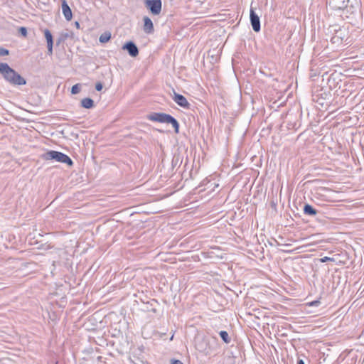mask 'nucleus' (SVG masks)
Wrapping results in <instances>:
<instances>
[{"instance_id":"obj_2","label":"nucleus","mask_w":364,"mask_h":364,"mask_svg":"<svg viewBox=\"0 0 364 364\" xmlns=\"http://www.w3.org/2000/svg\"><path fill=\"white\" fill-rule=\"evenodd\" d=\"M147 119L152 122L171 124L176 133L179 132V123L171 115L163 112H153L147 116Z\"/></svg>"},{"instance_id":"obj_1","label":"nucleus","mask_w":364,"mask_h":364,"mask_svg":"<svg viewBox=\"0 0 364 364\" xmlns=\"http://www.w3.org/2000/svg\"><path fill=\"white\" fill-rule=\"evenodd\" d=\"M0 73L4 79L12 85H24L26 80L6 63H0Z\"/></svg>"},{"instance_id":"obj_27","label":"nucleus","mask_w":364,"mask_h":364,"mask_svg":"<svg viewBox=\"0 0 364 364\" xmlns=\"http://www.w3.org/2000/svg\"><path fill=\"white\" fill-rule=\"evenodd\" d=\"M297 364H305L304 361L301 359L298 360Z\"/></svg>"},{"instance_id":"obj_3","label":"nucleus","mask_w":364,"mask_h":364,"mask_svg":"<svg viewBox=\"0 0 364 364\" xmlns=\"http://www.w3.org/2000/svg\"><path fill=\"white\" fill-rule=\"evenodd\" d=\"M43 159L45 160H55L58 162L66 164L69 166H73V160L66 154L57 151H48L43 156Z\"/></svg>"},{"instance_id":"obj_22","label":"nucleus","mask_w":364,"mask_h":364,"mask_svg":"<svg viewBox=\"0 0 364 364\" xmlns=\"http://www.w3.org/2000/svg\"><path fill=\"white\" fill-rule=\"evenodd\" d=\"M320 262H322V263H324V262H334L335 259L333 257H322L320 259Z\"/></svg>"},{"instance_id":"obj_6","label":"nucleus","mask_w":364,"mask_h":364,"mask_svg":"<svg viewBox=\"0 0 364 364\" xmlns=\"http://www.w3.org/2000/svg\"><path fill=\"white\" fill-rule=\"evenodd\" d=\"M145 5L153 15H159L161 11V0H145Z\"/></svg>"},{"instance_id":"obj_8","label":"nucleus","mask_w":364,"mask_h":364,"mask_svg":"<svg viewBox=\"0 0 364 364\" xmlns=\"http://www.w3.org/2000/svg\"><path fill=\"white\" fill-rule=\"evenodd\" d=\"M250 18L253 31L255 32H259L261 29L260 20L258 15L252 9H250Z\"/></svg>"},{"instance_id":"obj_20","label":"nucleus","mask_w":364,"mask_h":364,"mask_svg":"<svg viewBox=\"0 0 364 364\" xmlns=\"http://www.w3.org/2000/svg\"><path fill=\"white\" fill-rule=\"evenodd\" d=\"M18 32L22 36H23V37L27 36L28 32H27V28L26 27H20L18 29Z\"/></svg>"},{"instance_id":"obj_16","label":"nucleus","mask_w":364,"mask_h":364,"mask_svg":"<svg viewBox=\"0 0 364 364\" xmlns=\"http://www.w3.org/2000/svg\"><path fill=\"white\" fill-rule=\"evenodd\" d=\"M111 38V33L109 31L104 32L102 33L99 38V41L100 43H105L108 42Z\"/></svg>"},{"instance_id":"obj_12","label":"nucleus","mask_w":364,"mask_h":364,"mask_svg":"<svg viewBox=\"0 0 364 364\" xmlns=\"http://www.w3.org/2000/svg\"><path fill=\"white\" fill-rule=\"evenodd\" d=\"M62 11L65 18L67 21H70L73 17L72 11L68 6L66 0H62Z\"/></svg>"},{"instance_id":"obj_17","label":"nucleus","mask_w":364,"mask_h":364,"mask_svg":"<svg viewBox=\"0 0 364 364\" xmlns=\"http://www.w3.org/2000/svg\"><path fill=\"white\" fill-rule=\"evenodd\" d=\"M70 36L68 33H62L56 40V45L60 46Z\"/></svg>"},{"instance_id":"obj_24","label":"nucleus","mask_w":364,"mask_h":364,"mask_svg":"<svg viewBox=\"0 0 364 364\" xmlns=\"http://www.w3.org/2000/svg\"><path fill=\"white\" fill-rule=\"evenodd\" d=\"M103 88V85L102 82H99L95 84V89L97 91H101Z\"/></svg>"},{"instance_id":"obj_29","label":"nucleus","mask_w":364,"mask_h":364,"mask_svg":"<svg viewBox=\"0 0 364 364\" xmlns=\"http://www.w3.org/2000/svg\"><path fill=\"white\" fill-rule=\"evenodd\" d=\"M151 311H152L153 312H156V310L155 309H152V310H151Z\"/></svg>"},{"instance_id":"obj_21","label":"nucleus","mask_w":364,"mask_h":364,"mask_svg":"<svg viewBox=\"0 0 364 364\" xmlns=\"http://www.w3.org/2000/svg\"><path fill=\"white\" fill-rule=\"evenodd\" d=\"M9 54V50L3 47H0V56H5Z\"/></svg>"},{"instance_id":"obj_28","label":"nucleus","mask_w":364,"mask_h":364,"mask_svg":"<svg viewBox=\"0 0 364 364\" xmlns=\"http://www.w3.org/2000/svg\"><path fill=\"white\" fill-rule=\"evenodd\" d=\"M75 26H76L77 28H80V23H79L77 21H76V22L75 23Z\"/></svg>"},{"instance_id":"obj_7","label":"nucleus","mask_w":364,"mask_h":364,"mask_svg":"<svg viewBox=\"0 0 364 364\" xmlns=\"http://www.w3.org/2000/svg\"><path fill=\"white\" fill-rule=\"evenodd\" d=\"M348 0H328L327 4L333 10H345L348 9Z\"/></svg>"},{"instance_id":"obj_26","label":"nucleus","mask_w":364,"mask_h":364,"mask_svg":"<svg viewBox=\"0 0 364 364\" xmlns=\"http://www.w3.org/2000/svg\"><path fill=\"white\" fill-rule=\"evenodd\" d=\"M171 364H183V363L179 360H172Z\"/></svg>"},{"instance_id":"obj_19","label":"nucleus","mask_w":364,"mask_h":364,"mask_svg":"<svg viewBox=\"0 0 364 364\" xmlns=\"http://www.w3.org/2000/svg\"><path fill=\"white\" fill-rule=\"evenodd\" d=\"M81 90V85L77 83L74 85L71 88V93L73 95H76L80 92Z\"/></svg>"},{"instance_id":"obj_9","label":"nucleus","mask_w":364,"mask_h":364,"mask_svg":"<svg viewBox=\"0 0 364 364\" xmlns=\"http://www.w3.org/2000/svg\"><path fill=\"white\" fill-rule=\"evenodd\" d=\"M122 49L128 52L129 55L133 58L139 55V49L133 41H128L122 46Z\"/></svg>"},{"instance_id":"obj_15","label":"nucleus","mask_w":364,"mask_h":364,"mask_svg":"<svg viewBox=\"0 0 364 364\" xmlns=\"http://www.w3.org/2000/svg\"><path fill=\"white\" fill-rule=\"evenodd\" d=\"M43 32L44 33L47 44H53V37L51 32L47 28L43 30Z\"/></svg>"},{"instance_id":"obj_23","label":"nucleus","mask_w":364,"mask_h":364,"mask_svg":"<svg viewBox=\"0 0 364 364\" xmlns=\"http://www.w3.org/2000/svg\"><path fill=\"white\" fill-rule=\"evenodd\" d=\"M53 44H47V49H48L47 53L48 55H53Z\"/></svg>"},{"instance_id":"obj_4","label":"nucleus","mask_w":364,"mask_h":364,"mask_svg":"<svg viewBox=\"0 0 364 364\" xmlns=\"http://www.w3.org/2000/svg\"><path fill=\"white\" fill-rule=\"evenodd\" d=\"M196 349L205 354V355H210L213 353V346L211 341L207 337H198L196 339Z\"/></svg>"},{"instance_id":"obj_18","label":"nucleus","mask_w":364,"mask_h":364,"mask_svg":"<svg viewBox=\"0 0 364 364\" xmlns=\"http://www.w3.org/2000/svg\"><path fill=\"white\" fill-rule=\"evenodd\" d=\"M219 335H220L221 339L225 343H229L230 342V338L229 335L227 331H220Z\"/></svg>"},{"instance_id":"obj_10","label":"nucleus","mask_w":364,"mask_h":364,"mask_svg":"<svg viewBox=\"0 0 364 364\" xmlns=\"http://www.w3.org/2000/svg\"><path fill=\"white\" fill-rule=\"evenodd\" d=\"M173 100L178 105L181 107L189 108L190 107V104L186 98L183 95L176 93V92H173Z\"/></svg>"},{"instance_id":"obj_11","label":"nucleus","mask_w":364,"mask_h":364,"mask_svg":"<svg viewBox=\"0 0 364 364\" xmlns=\"http://www.w3.org/2000/svg\"><path fill=\"white\" fill-rule=\"evenodd\" d=\"M143 21H144V27H143L144 31L148 34L152 33L154 31V28L153 22L151 20V18L148 16H144L143 18Z\"/></svg>"},{"instance_id":"obj_5","label":"nucleus","mask_w":364,"mask_h":364,"mask_svg":"<svg viewBox=\"0 0 364 364\" xmlns=\"http://www.w3.org/2000/svg\"><path fill=\"white\" fill-rule=\"evenodd\" d=\"M334 34L331 38V42L337 46L341 44L344 40L347 39L348 33L345 28H339L334 29Z\"/></svg>"},{"instance_id":"obj_25","label":"nucleus","mask_w":364,"mask_h":364,"mask_svg":"<svg viewBox=\"0 0 364 364\" xmlns=\"http://www.w3.org/2000/svg\"><path fill=\"white\" fill-rule=\"evenodd\" d=\"M320 301L315 300L309 303L310 306H318L320 304Z\"/></svg>"},{"instance_id":"obj_13","label":"nucleus","mask_w":364,"mask_h":364,"mask_svg":"<svg viewBox=\"0 0 364 364\" xmlns=\"http://www.w3.org/2000/svg\"><path fill=\"white\" fill-rule=\"evenodd\" d=\"M304 213L309 216H315L318 213V210L315 209L311 205L306 203L303 208Z\"/></svg>"},{"instance_id":"obj_14","label":"nucleus","mask_w":364,"mask_h":364,"mask_svg":"<svg viewBox=\"0 0 364 364\" xmlns=\"http://www.w3.org/2000/svg\"><path fill=\"white\" fill-rule=\"evenodd\" d=\"M80 105L85 109H92L95 107V102L92 99L85 97L80 101Z\"/></svg>"}]
</instances>
